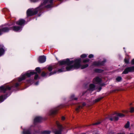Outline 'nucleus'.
Segmentation results:
<instances>
[{"label": "nucleus", "mask_w": 134, "mask_h": 134, "mask_svg": "<svg viewBox=\"0 0 134 134\" xmlns=\"http://www.w3.org/2000/svg\"><path fill=\"white\" fill-rule=\"evenodd\" d=\"M73 61H70L68 59L64 60L59 61L58 63L60 65H67L68 66L66 67V69L68 70H69L73 68L78 69L80 66L81 59H78L75 60V63L74 65H71L73 63Z\"/></svg>", "instance_id": "nucleus-1"}, {"label": "nucleus", "mask_w": 134, "mask_h": 134, "mask_svg": "<svg viewBox=\"0 0 134 134\" xmlns=\"http://www.w3.org/2000/svg\"><path fill=\"white\" fill-rule=\"evenodd\" d=\"M131 63L132 65H134V59L131 61ZM133 71H134V66L126 68L125 69L122 73L123 74H127L129 72Z\"/></svg>", "instance_id": "nucleus-2"}, {"label": "nucleus", "mask_w": 134, "mask_h": 134, "mask_svg": "<svg viewBox=\"0 0 134 134\" xmlns=\"http://www.w3.org/2000/svg\"><path fill=\"white\" fill-rule=\"evenodd\" d=\"M38 8L32 9H28L27 12V15L28 16L34 15L37 13L38 12Z\"/></svg>", "instance_id": "nucleus-3"}, {"label": "nucleus", "mask_w": 134, "mask_h": 134, "mask_svg": "<svg viewBox=\"0 0 134 134\" xmlns=\"http://www.w3.org/2000/svg\"><path fill=\"white\" fill-rule=\"evenodd\" d=\"M56 124L58 126V128L59 129V130H56L54 131V133L55 134H61V131H62V129L63 128V127L58 122H57Z\"/></svg>", "instance_id": "nucleus-4"}, {"label": "nucleus", "mask_w": 134, "mask_h": 134, "mask_svg": "<svg viewBox=\"0 0 134 134\" xmlns=\"http://www.w3.org/2000/svg\"><path fill=\"white\" fill-rule=\"evenodd\" d=\"M106 60H104L101 62H94L92 65L94 66H99L103 65L104 63L105 62Z\"/></svg>", "instance_id": "nucleus-5"}, {"label": "nucleus", "mask_w": 134, "mask_h": 134, "mask_svg": "<svg viewBox=\"0 0 134 134\" xmlns=\"http://www.w3.org/2000/svg\"><path fill=\"white\" fill-rule=\"evenodd\" d=\"M38 61L41 63L44 62L46 60V58L44 56H40L38 58Z\"/></svg>", "instance_id": "nucleus-6"}, {"label": "nucleus", "mask_w": 134, "mask_h": 134, "mask_svg": "<svg viewBox=\"0 0 134 134\" xmlns=\"http://www.w3.org/2000/svg\"><path fill=\"white\" fill-rule=\"evenodd\" d=\"M9 29L7 27H4L0 29V35H1L3 32H5L8 31Z\"/></svg>", "instance_id": "nucleus-7"}, {"label": "nucleus", "mask_w": 134, "mask_h": 134, "mask_svg": "<svg viewBox=\"0 0 134 134\" xmlns=\"http://www.w3.org/2000/svg\"><path fill=\"white\" fill-rule=\"evenodd\" d=\"M25 21L23 19H20L16 22V24L19 25H21L24 24Z\"/></svg>", "instance_id": "nucleus-8"}, {"label": "nucleus", "mask_w": 134, "mask_h": 134, "mask_svg": "<svg viewBox=\"0 0 134 134\" xmlns=\"http://www.w3.org/2000/svg\"><path fill=\"white\" fill-rule=\"evenodd\" d=\"M36 72H31L30 73H26V74H24L23 75L25 76V77L26 78V77L27 76V77H30L31 75H34L35 74H36Z\"/></svg>", "instance_id": "nucleus-9"}, {"label": "nucleus", "mask_w": 134, "mask_h": 134, "mask_svg": "<svg viewBox=\"0 0 134 134\" xmlns=\"http://www.w3.org/2000/svg\"><path fill=\"white\" fill-rule=\"evenodd\" d=\"M0 88L4 92H5L7 90H10L11 89L9 87L4 86L1 87Z\"/></svg>", "instance_id": "nucleus-10"}, {"label": "nucleus", "mask_w": 134, "mask_h": 134, "mask_svg": "<svg viewBox=\"0 0 134 134\" xmlns=\"http://www.w3.org/2000/svg\"><path fill=\"white\" fill-rule=\"evenodd\" d=\"M100 81V79L98 77H96L93 80V83L95 84H97L99 83Z\"/></svg>", "instance_id": "nucleus-11"}, {"label": "nucleus", "mask_w": 134, "mask_h": 134, "mask_svg": "<svg viewBox=\"0 0 134 134\" xmlns=\"http://www.w3.org/2000/svg\"><path fill=\"white\" fill-rule=\"evenodd\" d=\"M42 120V118L41 117H37L34 120L35 122H40Z\"/></svg>", "instance_id": "nucleus-12"}, {"label": "nucleus", "mask_w": 134, "mask_h": 134, "mask_svg": "<svg viewBox=\"0 0 134 134\" xmlns=\"http://www.w3.org/2000/svg\"><path fill=\"white\" fill-rule=\"evenodd\" d=\"M95 88V86L93 84H91L90 85L89 90L91 91H93L94 90Z\"/></svg>", "instance_id": "nucleus-13"}, {"label": "nucleus", "mask_w": 134, "mask_h": 134, "mask_svg": "<svg viewBox=\"0 0 134 134\" xmlns=\"http://www.w3.org/2000/svg\"><path fill=\"white\" fill-rule=\"evenodd\" d=\"M20 27L19 26H14L11 27L13 30L15 31H18L20 29Z\"/></svg>", "instance_id": "nucleus-14"}, {"label": "nucleus", "mask_w": 134, "mask_h": 134, "mask_svg": "<svg viewBox=\"0 0 134 134\" xmlns=\"http://www.w3.org/2000/svg\"><path fill=\"white\" fill-rule=\"evenodd\" d=\"M53 0H44L43 3L44 4H45L47 3H52Z\"/></svg>", "instance_id": "nucleus-15"}, {"label": "nucleus", "mask_w": 134, "mask_h": 134, "mask_svg": "<svg viewBox=\"0 0 134 134\" xmlns=\"http://www.w3.org/2000/svg\"><path fill=\"white\" fill-rule=\"evenodd\" d=\"M2 47V46H0V47H1L0 48V56L3 54L4 52V49Z\"/></svg>", "instance_id": "nucleus-16"}, {"label": "nucleus", "mask_w": 134, "mask_h": 134, "mask_svg": "<svg viewBox=\"0 0 134 134\" xmlns=\"http://www.w3.org/2000/svg\"><path fill=\"white\" fill-rule=\"evenodd\" d=\"M103 98V97L98 98L96 99H95L93 101V103H94L96 102H97L99 101L100 100L102 99Z\"/></svg>", "instance_id": "nucleus-17"}, {"label": "nucleus", "mask_w": 134, "mask_h": 134, "mask_svg": "<svg viewBox=\"0 0 134 134\" xmlns=\"http://www.w3.org/2000/svg\"><path fill=\"white\" fill-rule=\"evenodd\" d=\"M26 79V77H25V76L22 75L21 77L19 78L18 81L19 82H20L21 81L25 79Z\"/></svg>", "instance_id": "nucleus-18"}, {"label": "nucleus", "mask_w": 134, "mask_h": 134, "mask_svg": "<svg viewBox=\"0 0 134 134\" xmlns=\"http://www.w3.org/2000/svg\"><path fill=\"white\" fill-rule=\"evenodd\" d=\"M57 112L56 110H51L50 111V114L51 115L54 114H56Z\"/></svg>", "instance_id": "nucleus-19"}, {"label": "nucleus", "mask_w": 134, "mask_h": 134, "mask_svg": "<svg viewBox=\"0 0 134 134\" xmlns=\"http://www.w3.org/2000/svg\"><path fill=\"white\" fill-rule=\"evenodd\" d=\"M88 64H86L85 65H82L81 66V69H85L88 67Z\"/></svg>", "instance_id": "nucleus-20"}, {"label": "nucleus", "mask_w": 134, "mask_h": 134, "mask_svg": "<svg viewBox=\"0 0 134 134\" xmlns=\"http://www.w3.org/2000/svg\"><path fill=\"white\" fill-rule=\"evenodd\" d=\"M24 134H30V133L29 130H24L23 131Z\"/></svg>", "instance_id": "nucleus-21"}, {"label": "nucleus", "mask_w": 134, "mask_h": 134, "mask_svg": "<svg viewBox=\"0 0 134 134\" xmlns=\"http://www.w3.org/2000/svg\"><path fill=\"white\" fill-rule=\"evenodd\" d=\"M116 114H117V116H119L121 117H124L125 116L124 114L122 113H116Z\"/></svg>", "instance_id": "nucleus-22"}, {"label": "nucleus", "mask_w": 134, "mask_h": 134, "mask_svg": "<svg viewBox=\"0 0 134 134\" xmlns=\"http://www.w3.org/2000/svg\"><path fill=\"white\" fill-rule=\"evenodd\" d=\"M130 126V122L129 121H127V123L125 124V127L126 128H128Z\"/></svg>", "instance_id": "nucleus-23"}, {"label": "nucleus", "mask_w": 134, "mask_h": 134, "mask_svg": "<svg viewBox=\"0 0 134 134\" xmlns=\"http://www.w3.org/2000/svg\"><path fill=\"white\" fill-rule=\"evenodd\" d=\"M95 71L96 72H101L103 71V70L99 69H97L95 70Z\"/></svg>", "instance_id": "nucleus-24"}, {"label": "nucleus", "mask_w": 134, "mask_h": 134, "mask_svg": "<svg viewBox=\"0 0 134 134\" xmlns=\"http://www.w3.org/2000/svg\"><path fill=\"white\" fill-rule=\"evenodd\" d=\"M116 116H114V120L115 121H117L118 120L119 118L118 117V116H117V114H116Z\"/></svg>", "instance_id": "nucleus-25"}, {"label": "nucleus", "mask_w": 134, "mask_h": 134, "mask_svg": "<svg viewBox=\"0 0 134 134\" xmlns=\"http://www.w3.org/2000/svg\"><path fill=\"white\" fill-rule=\"evenodd\" d=\"M36 70L38 73H39L40 72L41 70L40 68L39 67L37 68L36 69Z\"/></svg>", "instance_id": "nucleus-26"}, {"label": "nucleus", "mask_w": 134, "mask_h": 134, "mask_svg": "<svg viewBox=\"0 0 134 134\" xmlns=\"http://www.w3.org/2000/svg\"><path fill=\"white\" fill-rule=\"evenodd\" d=\"M82 108V107H81L80 105H79L77 107L76 109V110L77 112L79 111V109L81 108Z\"/></svg>", "instance_id": "nucleus-27"}, {"label": "nucleus", "mask_w": 134, "mask_h": 134, "mask_svg": "<svg viewBox=\"0 0 134 134\" xmlns=\"http://www.w3.org/2000/svg\"><path fill=\"white\" fill-rule=\"evenodd\" d=\"M51 132L49 131H43V133L44 134H50Z\"/></svg>", "instance_id": "nucleus-28"}, {"label": "nucleus", "mask_w": 134, "mask_h": 134, "mask_svg": "<svg viewBox=\"0 0 134 134\" xmlns=\"http://www.w3.org/2000/svg\"><path fill=\"white\" fill-rule=\"evenodd\" d=\"M134 111V108L131 107L130 109V112L131 113H133Z\"/></svg>", "instance_id": "nucleus-29"}, {"label": "nucleus", "mask_w": 134, "mask_h": 134, "mask_svg": "<svg viewBox=\"0 0 134 134\" xmlns=\"http://www.w3.org/2000/svg\"><path fill=\"white\" fill-rule=\"evenodd\" d=\"M121 79L122 78L121 77H118L116 79V80L117 81H119L121 80Z\"/></svg>", "instance_id": "nucleus-30"}, {"label": "nucleus", "mask_w": 134, "mask_h": 134, "mask_svg": "<svg viewBox=\"0 0 134 134\" xmlns=\"http://www.w3.org/2000/svg\"><path fill=\"white\" fill-rule=\"evenodd\" d=\"M87 56V55L86 54H83L82 55H81V57L82 58H85Z\"/></svg>", "instance_id": "nucleus-31"}, {"label": "nucleus", "mask_w": 134, "mask_h": 134, "mask_svg": "<svg viewBox=\"0 0 134 134\" xmlns=\"http://www.w3.org/2000/svg\"><path fill=\"white\" fill-rule=\"evenodd\" d=\"M90 61V60L88 59H85L83 60V62L84 63H86V62H88Z\"/></svg>", "instance_id": "nucleus-32"}, {"label": "nucleus", "mask_w": 134, "mask_h": 134, "mask_svg": "<svg viewBox=\"0 0 134 134\" xmlns=\"http://www.w3.org/2000/svg\"><path fill=\"white\" fill-rule=\"evenodd\" d=\"M48 69L49 71H51L52 70V67L51 66H49L48 67Z\"/></svg>", "instance_id": "nucleus-33"}, {"label": "nucleus", "mask_w": 134, "mask_h": 134, "mask_svg": "<svg viewBox=\"0 0 134 134\" xmlns=\"http://www.w3.org/2000/svg\"><path fill=\"white\" fill-rule=\"evenodd\" d=\"M3 96H1L0 97V101L2 102L3 101Z\"/></svg>", "instance_id": "nucleus-34"}, {"label": "nucleus", "mask_w": 134, "mask_h": 134, "mask_svg": "<svg viewBox=\"0 0 134 134\" xmlns=\"http://www.w3.org/2000/svg\"><path fill=\"white\" fill-rule=\"evenodd\" d=\"M124 61L125 63L128 64L129 63V60H128L127 59H125L124 60Z\"/></svg>", "instance_id": "nucleus-35"}, {"label": "nucleus", "mask_w": 134, "mask_h": 134, "mask_svg": "<svg viewBox=\"0 0 134 134\" xmlns=\"http://www.w3.org/2000/svg\"><path fill=\"white\" fill-rule=\"evenodd\" d=\"M100 123V122H96L92 124V125H97L99 124Z\"/></svg>", "instance_id": "nucleus-36"}, {"label": "nucleus", "mask_w": 134, "mask_h": 134, "mask_svg": "<svg viewBox=\"0 0 134 134\" xmlns=\"http://www.w3.org/2000/svg\"><path fill=\"white\" fill-rule=\"evenodd\" d=\"M93 55L92 54H91L89 55L88 56V57L90 58H93Z\"/></svg>", "instance_id": "nucleus-37"}, {"label": "nucleus", "mask_w": 134, "mask_h": 134, "mask_svg": "<svg viewBox=\"0 0 134 134\" xmlns=\"http://www.w3.org/2000/svg\"><path fill=\"white\" fill-rule=\"evenodd\" d=\"M46 7L47 8H49L52 7L51 4L48 5L46 6Z\"/></svg>", "instance_id": "nucleus-38"}, {"label": "nucleus", "mask_w": 134, "mask_h": 134, "mask_svg": "<svg viewBox=\"0 0 134 134\" xmlns=\"http://www.w3.org/2000/svg\"><path fill=\"white\" fill-rule=\"evenodd\" d=\"M38 77V75L37 74H36L35 76V77H34V79H36Z\"/></svg>", "instance_id": "nucleus-39"}, {"label": "nucleus", "mask_w": 134, "mask_h": 134, "mask_svg": "<svg viewBox=\"0 0 134 134\" xmlns=\"http://www.w3.org/2000/svg\"><path fill=\"white\" fill-rule=\"evenodd\" d=\"M41 75L42 76H44L45 75V73L44 72H43L42 73Z\"/></svg>", "instance_id": "nucleus-40"}, {"label": "nucleus", "mask_w": 134, "mask_h": 134, "mask_svg": "<svg viewBox=\"0 0 134 134\" xmlns=\"http://www.w3.org/2000/svg\"><path fill=\"white\" fill-rule=\"evenodd\" d=\"M38 0H31V1L33 2H35L37 1Z\"/></svg>", "instance_id": "nucleus-41"}, {"label": "nucleus", "mask_w": 134, "mask_h": 134, "mask_svg": "<svg viewBox=\"0 0 134 134\" xmlns=\"http://www.w3.org/2000/svg\"><path fill=\"white\" fill-rule=\"evenodd\" d=\"M86 105V104L84 102L82 104V106H84Z\"/></svg>", "instance_id": "nucleus-42"}, {"label": "nucleus", "mask_w": 134, "mask_h": 134, "mask_svg": "<svg viewBox=\"0 0 134 134\" xmlns=\"http://www.w3.org/2000/svg\"><path fill=\"white\" fill-rule=\"evenodd\" d=\"M71 99H72V98L74 99V98H75V96L74 95H72L71 97Z\"/></svg>", "instance_id": "nucleus-43"}, {"label": "nucleus", "mask_w": 134, "mask_h": 134, "mask_svg": "<svg viewBox=\"0 0 134 134\" xmlns=\"http://www.w3.org/2000/svg\"><path fill=\"white\" fill-rule=\"evenodd\" d=\"M65 118L64 116H62V119L63 120H64L65 119Z\"/></svg>", "instance_id": "nucleus-44"}, {"label": "nucleus", "mask_w": 134, "mask_h": 134, "mask_svg": "<svg viewBox=\"0 0 134 134\" xmlns=\"http://www.w3.org/2000/svg\"><path fill=\"white\" fill-rule=\"evenodd\" d=\"M58 71L59 72H61L62 71V69H59L58 70Z\"/></svg>", "instance_id": "nucleus-45"}, {"label": "nucleus", "mask_w": 134, "mask_h": 134, "mask_svg": "<svg viewBox=\"0 0 134 134\" xmlns=\"http://www.w3.org/2000/svg\"><path fill=\"white\" fill-rule=\"evenodd\" d=\"M72 99H74L75 100H77V98L75 97L74 99L72 98Z\"/></svg>", "instance_id": "nucleus-46"}, {"label": "nucleus", "mask_w": 134, "mask_h": 134, "mask_svg": "<svg viewBox=\"0 0 134 134\" xmlns=\"http://www.w3.org/2000/svg\"><path fill=\"white\" fill-rule=\"evenodd\" d=\"M86 92L85 91V92H83V93H82V95H83L86 93Z\"/></svg>", "instance_id": "nucleus-47"}, {"label": "nucleus", "mask_w": 134, "mask_h": 134, "mask_svg": "<svg viewBox=\"0 0 134 134\" xmlns=\"http://www.w3.org/2000/svg\"><path fill=\"white\" fill-rule=\"evenodd\" d=\"M109 120L111 121H112L113 120V119L112 118H110L109 119Z\"/></svg>", "instance_id": "nucleus-48"}, {"label": "nucleus", "mask_w": 134, "mask_h": 134, "mask_svg": "<svg viewBox=\"0 0 134 134\" xmlns=\"http://www.w3.org/2000/svg\"><path fill=\"white\" fill-rule=\"evenodd\" d=\"M19 85V84L18 83H16V86H18Z\"/></svg>", "instance_id": "nucleus-49"}, {"label": "nucleus", "mask_w": 134, "mask_h": 134, "mask_svg": "<svg viewBox=\"0 0 134 134\" xmlns=\"http://www.w3.org/2000/svg\"><path fill=\"white\" fill-rule=\"evenodd\" d=\"M101 89V87H100L99 88V90L100 91Z\"/></svg>", "instance_id": "nucleus-50"}, {"label": "nucleus", "mask_w": 134, "mask_h": 134, "mask_svg": "<svg viewBox=\"0 0 134 134\" xmlns=\"http://www.w3.org/2000/svg\"><path fill=\"white\" fill-rule=\"evenodd\" d=\"M38 82H36V85H37L38 84Z\"/></svg>", "instance_id": "nucleus-51"}, {"label": "nucleus", "mask_w": 134, "mask_h": 134, "mask_svg": "<svg viewBox=\"0 0 134 134\" xmlns=\"http://www.w3.org/2000/svg\"><path fill=\"white\" fill-rule=\"evenodd\" d=\"M131 104H132V103L130 105H131Z\"/></svg>", "instance_id": "nucleus-52"}, {"label": "nucleus", "mask_w": 134, "mask_h": 134, "mask_svg": "<svg viewBox=\"0 0 134 134\" xmlns=\"http://www.w3.org/2000/svg\"><path fill=\"white\" fill-rule=\"evenodd\" d=\"M51 73H50V75H51Z\"/></svg>", "instance_id": "nucleus-53"}]
</instances>
